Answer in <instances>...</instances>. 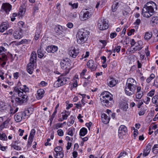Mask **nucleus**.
Segmentation results:
<instances>
[{
	"label": "nucleus",
	"mask_w": 158,
	"mask_h": 158,
	"mask_svg": "<svg viewBox=\"0 0 158 158\" xmlns=\"http://www.w3.org/2000/svg\"><path fill=\"white\" fill-rule=\"evenodd\" d=\"M23 88H19L18 86L14 87L13 92L14 94H17L18 97L15 98V103L18 105H21L26 102L27 101L28 96L26 94L28 92L29 89L26 85L23 86Z\"/></svg>",
	"instance_id": "obj_1"
},
{
	"label": "nucleus",
	"mask_w": 158,
	"mask_h": 158,
	"mask_svg": "<svg viewBox=\"0 0 158 158\" xmlns=\"http://www.w3.org/2000/svg\"><path fill=\"white\" fill-rule=\"evenodd\" d=\"M100 100L102 105L106 107L111 106L113 103L111 94L108 91L102 92L101 95Z\"/></svg>",
	"instance_id": "obj_2"
},
{
	"label": "nucleus",
	"mask_w": 158,
	"mask_h": 158,
	"mask_svg": "<svg viewBox=\"0 0 158 158\" xmlns=\"http://www.w3.org/2000/svg\"><path fill=\"white\" fill-rule=\"evenodd\" d=\"M89 32L84 29L78 30L76 35L77 41L79 44L84 43L87 40Z\"/></svg>",
	"instance_id": "obj_3"
},
{
	"label": "nucleus",
	"mask_w": 158,
	"mask_h": 158,
	"mask_svg": "<svg viewBox=\"0 0 158 158\" xmlns=\"http://www.w3.org/2000/svg\"><path fill=\"white\" fill-rule=\"evenodd\" d=\"M154 12L153 8L143 6L142 10V14L144 17L149 18L152 16Z\"/></svg>",
	"instance_id": "obj_4"
},
{
	"label": "nucleus",
	"mask_w": 158,
	"mask_h": 158,
	"mask_svg": "<svg viewBox=\"0 0 158 158\" xmlns=\"http://www.w3.org/2000/svg\"><path fill=\"white\" fill-rule=\"evenodd\" d=\"M98 28L101 30L107 29L109 27L108 23L103 18L99 19L98 23Z\"/></svg>",
	"instance_id": "obj_5"
},
{
	"label": "nucleus",
	"mask_w": 158,
	"mask_h": 158,
	"mask_svg": "<svg viewBox=\"0 0 158 158\" xmlns=\"http://www.w3.org/2000/svg\"><path fill=\"white\" fill-rule=\"evenodd\" d=\"M136 86L126 85L125 88V93L128 96H131L134 94Z\"/></svg>",
	"instance_id": "obj_6"
},
{
	"label": "nucleus",
	"mask_w": 158,
	"mask_h": 158,
	"mask_svg": "<svg viewBox=\"0 0 158 158\" xmlns=\"http://www.w3.org/2000/svg\"><path fill=\"white\" fill-rule=\"evenodd\" d=\"M25 113L22 111L16 113L14 116L15 120L17 122H21L23 119H25Z\"/></svg>",
	"instance_id": "obj_7"
},
{
	"label": "nucleus",
	"mask_w": 158,
	"mask_h": 158,
	"mask_svg": "<svg viewBox=\"0 0 158 158\" xmlns=\"http://www.w3.org/2000/svg\"><path fill=\"white\" fill-rule=\"evenodd\" d=\"M142 45V42L140 40L138 41L135 44V47L134 48H131V50L130 51V52L131 53H134L136 51H139L143 48Z\"/></svg>",
	"instance_id": "obj_8"
},
{
	"label": "nucleus",
	"mask_w": 158,
	"mask_h": 158,
	"mask_svg": "<svg viewBox=\"0 0 158 158\" xmlns=\"http://www.w3.org/2000/svg\"><path fill=\"white\" fill-rule=\"evenodd\" d=\"M60 65L61 68L65 69H69L70 64L68 58L62 59L60 62Z\"/></svg>",
	"instance_id": "obj_9"
},
{
	"label": "nucleus",
	"mask_w": 158,
	"mask_h": 158,
	"mask_svg": "<svg viewBox=\"0 0 158 158\" xmlns=\"http://www.w3.org/2000/svg\"><path fill=\"white\" fill-rule=\"evenodd\" d=\"M79 49L77 47H73L71 48L69 51V54L70 56L73 58H75L79 53Z\"/></svg>",
	"instance_id": "obj_10"
},
{
	"label": "nucleus",
	"mask_w": 158,
	"mask_h": 158,
	"mask_svg": "<svg viewBox=\"0 0 158 158\" xmlns=\"http://www.w3.org/2000/svg\"><path fill=\"white\" fill-rule=\"evenodd\" d=\"M127 128L125 126L123 125H121L118 130V136L119 137L123 135H125L127 132Z\"/></svg>",
	"instance_id": "obj_11"
},
{
	"label": "nucleus",
	"mask_w": 158,
	"mask_h": 158,
	"mask_svg": "<svg viewBox=\"0 0 158 158\" xmlns=\"http://www.w3.org/2000/svg\"><path fill=\"white\" fill-rule=\"evenodd\" d=\"M87 66L91 69L92 71H94L96 70L97 67V64L94 63L93 60H89L87 63Z\"/></svg>",
	"instance_id": "obj_12"
},
{
	"label": "nucleus",
	"mask_w": 158,
	"mask_h": 158,
	"mask_svg": "<svg viewBox=\"0 0 158 158\" xmlns=\"http://www.w3.org/2000/svg\"><path fill=\"white\" fill-rule=\"evenodd\" d=\"M93 12L94 10H93L86 11L83 14V18L84 19L86 20L90 18L92 16Z\"/></svg>",
	"instance_id": "obj_13"
},
{
	"label": "nucleus",
	"mask_w": 158,
	"mask_h": 158,
	"mask_svg": "<svg viewBox=\"0 0 158 158\" xmlns=\"http://www.w3.org/2000/svg\"><path fill=\"white\" fill-rule=\"evenodd\" d=\"M2 8L5 11L6 13L8 14L11 10V6L9 3H3L2 6Z\"/></svg>",
	"instance_id": "obj_14"
},
{
	"label": "nucleus",
	"mask_w": 158,
	"mask_h": 158,
	"mask_svg": "<svg viewBox=\"0 0 158 158\" xmlns=\"http://www.w3.org/2000/svg\"><path fill=\"white\" fill-rule=\"evenodd\" d=\"M34 64L35 63L29 62L27 65V71L28 73L30 74H31L34 71Z\"/></svg>",
	"instance_id": "obj_15"
},
{
	"label": "nucleus",
	"mask_w": 158,
	"mask_h": 158,
	"mask_svg": "<svg viewBox=\"0 0 158 158\" xmlns=\"http://www.w3.org/2000/svg\"><path fill=\"white\" fill-rule=\"evenodd\" d=\"M22 30L19 29L15 31L13 35L15 39H19L22 37Z\"/></svg>",
	"instance_id": "obj_16"
},
{
	"label": "nucleus",
	"mask_w": 158,
	"mask_h": 158,
	"mask_svg": "<svg viewBox=\"0 0 158 158\" xmlns=\"http://www.w3.org/2000/svg\"><path fill=\"white\" fill-rule=\"evenodd\" d=\"M37 55L35 52H32L31 53L30 58V62L35 63L36 61Z\"/></svg>",
	"instance_id": "obj_17"
},
{
	"label": "nucleus",
	"mask_w": 158,
	"mask_h": 158,
	"mask_svg": "<svg viewBox=\"0 0 158 158\" xmlns=\"http://www.w3.org/2000/svg\"><path fill=\"white\" fill-rule=\"evenodd\" d=\"M57 49L58 48L57 46L52 45L48 46L46 49V51L48 52L53 53L56 52Z\"/></svg>",
	"instance_id": "obj_18"
},
{
	"label": "nucleus",
	"mask_w": 158,
	"mask_h": 158,
	"mask_svg": "<svg viewBox=\"0 0 158 158\" xmlns=\"http://www.w3.org/2000/svg\"><path fill=\"white\" fill-rule=\"evenodd\" d=\"M63 85H64V83L63 81L61 80V76H60L58 77V80L54 83V87L57 88Z\"/></svg>",
	"instance_id": "obj_19"
},
{
	"label": "nucleus",
	"mask_w": 158,
	"mask_h": 158,
	"mask_svg": "<svg viewBox=\"0 0 158 158\" xmlns=\"http://www.w3.org/2000/svg\"><path fill=\"white\" fill-rule=\"evenodd\" d=\"M107 85L110 87L114 86L117 83V81L114 79L110 78L107 80Z\"/></svg>",
	"instance_id": "obj_20"
},
{
	"label": "nucleus",
	"mask_w": 158,
	"mask_h": 158,
	"mask_svg": "<svg viewBox=\"0 0 158 158\" xmlns=\"http://www.w3.org/2000/svg\"><path fill=\"white\" fill-rule=\"evenodd\" d=\"M102 119L103 123L107 124L108 123L110 118L106 114H103L102 115Z\"/></svg>",
	"instance_id": "obj_21"
},
{
	"label": "nucleus",
	"mask_w": 158,
	"mask_h": 158,
	"mask_svg": "<svg viewBox=\"0 0 158 158\" xmlns=\"http://www.w3.org/2000/svg\"><path fill=\"white\" fill-rule=\"evenodd\" d=\"M144 7H148V8H153L155 7H156V4L154 2H147L146 4L144 6Z\"/></svg>",
	"instance_id": "obj_22"
},
{
	"label": "nucleus",
	"mask_w": 158,
	"mask_h": 158,
	"mask_svg": "<svg viewBox=\"0 0 158 158\" xmlns=\"http://www.w3.org/2000/svg\"><path fill=\"white\" fill-rule=\"evenodd\" d=\"M126 85H130L136 86V82L135 81L133 78H128L127 81Z\"/></svg>",
	"instance_id": "obj_23"
},
{
	"label": "nucleus",
	"mask_w": 158,
	"mask_h": 158,
	"mask_svg": "<svg viewBox=\"0 0 158 158\" xmlns=\"http://www.w3.org/2000/svg\"><path fill=\"white\" fill-rule=\"evenodd\" d=\"M8 25L7 23L6 22L2 23L0 25V32H3L7 29Z\"/></svg>",
	"instance_id": "obj_24"
},
{
	"label": "nucleus",
	"mask_w": 158,
	"mask_h": 158,
	"mask_svg": "<svg viewBox=\"0 0 158 158\" xmlns=\"http://www.w3.org/2000/svg\"><path fill=\"white\" fill-rule=\"evenodd\" d=\"M37 98L38 99H40L43 96L44 94V90L43 89H39L37 91Z\"/></svg>",
	"instance_id": "obj_25"
},
{
	"label": "nucleus",
	"mask_w": 158,
	"mask_h": 158,
	"mask_svg": "<svg viewBox=\"0 0 158 158\" xmlns=\"http://www.w3.org/2000/svg\"><path fill=\"white\" fill-rule=\"evenodd\" d=\"M55 31L58 33V35H60L62 34L63 29L62 27L60 25L56 26L55 28Z\"/></svg>",
	"instance_id": "obj_26"
},
{
	"label": "nucleus",
	"mask_w": 158,
	"mask_h": 158,
	"mask_svg": "<svg viewBox=\"0 0 158 158\" xmlns=\"http://www.w3.org/2000/svg\"><path fill=\"white\" fill-rule=\"evenodd\" d=\"M152 34L151 32H147L145 33L144 39L145 40H148L150 39L152 37Z\"/></svg>",
	"instance_id": "obj_27"
},
{
	"label": "nucleus",
	"mask_w": 158,
	"mask_h": 158,
	"mask_svg": "<svg viewBox=\"0 0 158 158\" xmlns=\"http://www.w3.org/2000/svg\"><path fill=\"white\" fill-rule=\"evenodd\" d=\"M18 143L17 141H15L13 142L11 145V146L12 148H13L15 149L18 150H20L21 149V148L20 147L16 145V144Z\"/></svg>",
	"instance_id": "obj_28"
},
{
	"label": "nucleus",
	"mask_w": 158,
	"mask_h": 158,
	"mask_svg": "<svg viewBox=\"0 0 158 158\" xmlns=\"http://www.w3.org/2000/svg\"><path fill=\"white\" fill-rule=\"evenodd\" d=\"M151 150L150 147V146H148L146 149H144L143 154V156H146L150 152Z\"/></svg>",
	"instance_id": "obj_29"
},
{
	"label": "nucleus",
	"mask_w": 158,
	"mask_h": 158,
	"mask_svg": "<svg viewBox=\"0 0 158 158\" xmlns=\"http://www.w3.org/2000/svg\"><path fill=\"white\" fill-rule=\"evenodd\" d=\"M79 80L78 75H75L73 78V87H76L78 85L77 81Z\"/></svg>",
	"instance_id": "obj_30"
},
{
	"label": "nucleus",
	"mask_w": 158,
	"mask_h": 158,
	"mask_svg": "<svg viewBox=\"0 0 158 158\" xmlns=\"http://www.w3.org/2000/svg\"><path fill=\"white\" fill-rule=\"evenodd\" d=\"M151 23L154 25L158 24V17L156 16L152 17L151 21Z\"/></svg>",
	"instance_id": "obj_31"
},
{
	"label": "nucleus",
	"mask_w": 158,
	"mask_h": 158,
	"mask_svg": "<svg viewBox=\"0 0 158 158\" xmlns=\"http://www.w3.org/2000/svg\"><path fill=\"white\" fill-rule=\"evenodd\" d=\"M87 132V130L85 128H82L80 131V135L83 136L86 135Z\"/></svg>",
	"instance_id": "obj_32"
},
{
	"label": "nucleus",
	"mask_w": 158,
	"mask_h": 158,
	"mask_svg": "<svg viewBox=\"0 0 158 158\" xmlns=\"http://www.w3.org/2000/svg\"><path fill=\"white\" fill-rule=\"evenodd\" d=\"M59 106V104H58L56 106V107L55 108V110L53 113V114H52V115L51 116V117L50 118V120H52L54 117H55V115L56 114L57 111V109L58 108Z\"/></svg>",
	"instance_id": "obj_33"
},
{
	"label": "nucleus",
	"mask_w": 158,
	"mask_h": 158,
	"mask_svg": "<svg viewBox=\"0 0 158 158\" xmlns=\"http://www.w3.org/2000/svg\"><path fill=\"white\" fill-rule=\"evenodd\" d=\"M42 45L41 44L40 46V49H38L37 51L38 56L39 58H42L44 56V54L42 53L41 50V48L42 47Z\"/></svg>",
	"instance_id": "obj_34"
},
{
	"label": "nucleus",
	"mask_w": 158,
	"mask_h": 158,
	"mask_svg": "<svg viewBox=\"0 0 158 158\" xmlns=\"http://www.w3.org/2000/svg\"><path fill=\"white\" fill-rule=\"evenodd\" d=\"M55 157L56 158H62L64 157L63 152L62 151L56 152Z\"/></svg>",
	"instance_id": "obj_35"
},
{
	"label": "nucleus",
	"mask_w": 158,
	"mask_h": 158,
	"mask_svg": "<svg viewBox=\"0 0 158 158\" xmlns=\"http://www.w3.org/2000/svg\"><path fill=\"white\" fill-rule=\"evenodd\" d=\"M118 2H115L113 4L112 6V10L113 12H114L116 11L118 7Z\"/></svg>",
	"instance_id": "obj_36"
},
{
	"label": "nucleus",
	"mask_w": 158,
	"mask_h": 158,
	"mask_svg": "<svg viewBox=\"0 0 158 158\" xmlns=\"http://www.w3.org/2000/svg\"><path fill=\"white\" fill-rule=\"evenodd\" d=\"M31 109H29L27 110H26L24 111H22V112L25 113V118H28V117L30 116V115L32 113L30 111V110Z\"/></svg>",
	"instance_id": "obj_37"
},
{
	"label": "nucleus",
	"mask_w": 158,
	"mask_h": 158,
	"mask_svg": "<svg viewBox=\"0 0 158 158\" xmlns=\"http://www.w3.org/2000/svg\"><path fill=\"white\" fill-rule=\"evenodd\" d=\"M128 108V104L127 102H124L122 104V109L124 111H126Z\"/></svg>",
	"instance_id": "obj_38"
},
{
	"label": "nucleus",
	"mask_w": 158,
	"mask_h": 158,
	"mask_svg": "<svg viewBox=\"0 0 158 158\" xmlns=\"http://www.w3.org/2000/svg\"><path fill=\"white\" fill-rule=\"evenodd\" d=\"M6 106L3 102H0V110H4L6 109Z\"/></svg>",
	"instance_id": "obj_39"
},
{
	"label": "nucleus",
	"mask_w": 158,
	"mask_h": 158,
	"mask_svg": "<svg viewBox=\"0 0 158 158\" xmlns=\"http://www.w3.org/2000/svg\"><path fill=\"white\" fill-rule=\"evenodd\" d=\"M152 100L153 103L156 104H158V96L156 95L154 96Z\"/></svg>",
	"instance_id": "obj_40"
},
{
	"label": "nucleus",
	"mask_w": 158,
	"mask_h": 158,
	"mask_svg": "<svg viewBox=\"0 0 158 158\" xmlns=\"http://www.w3.org/2000/svg\"><path fill=\"white\" fill-rule=\"evenodd\" d=\"M0 139L2 140H6L7 139V137L5 133H0Z\"/></svg>",
	"instance_id": "obj_41"
},
{
	"label": "nucleus",
	"mask_w": 158,
	"mask_h": 158,
	"mask_svg": "<svg viewBox=\"0 0 158 158\" xmlns=\"http://www.w3.org/2000/svg\"><path fill=\"white\" fill-rule=\"evenodd\" d=\"M66 74L65 73H63L62 74V75L60 76H61V81H62L63 82V83H64V84H66L67 80L66 78L65 77H62V76H64L66 75Z\"/></svg>",
	"instance_id": "obj_42"
},
{
	"label": "nucleus",
	"mask_w": 158,
	"mask_h": 158,
	"mask_svg": "<svg viewBox=\"0 0 158 158\" xmlns=\"http://www.w3.org/2000/svg\"><path fill=\"white\" fill-rule=\"evenodd\" d=\"M64 114L62 115L63 119L65 120L68 117L70 113L68 111H65Z\"/></svg>",
	"instance_id": "obj_43"
},
{
	"label": "nucleus",
	"mask_w": 158,
	"mask_h": 158,
	"mask_svg": "<svg viewBox=\"0 0 158 158\" xmlns=\"http://www.w3.org/2000/svg\"><path fill=\"white\" fill-rule=\"evenodd\" d=\"M153 86H155L156 88H158V76L156 77L154 80Z\"/></svg>",
	"instance_id": "obj_44"
},
{
	"label": "nucleus",
	"mask_w": 158,
	"mask_h": 158,
	"mask_svg": "<svg viewBox=\"0 0 158 158\" xmlns=\"http://www.w3.org/2000/svg\"><path fill=\"white\" fill-rule=\"evenodd\" d=\"M2 57H0V60L3 61H6L7 58L6 55L5 54H2Z\"/></svg>",
	"instance_id": "obj_45"
},
{
	"label": "nucleus",
	"mask_w": 158,
	"mask_h": 158,
	"mask_svg": "<svg viewBox=\"0 0 158 158\" xmlns=\"http://www.w3.org/2000/svg\"><path fill=\"white\" fill-rule=\"evenodd\" d=\"M40 32V31H38L36 32L35 35L34 37V39L35 40H37L39 38Z\"/></svg>",
	"instance_id": "obj_46"
},
{
	"label": "nucleus",
	"mask_w": 158,
	"mask_h": 158,
	"mask_svg": "<svg viewBox=\"0 0 158 158\" xmlns=\"http://www.w3.org/2000/svg\"><path fill=\"white\" fill-rule=\"evenodd\" d=\"M145 110L144 108H141L140 111L139 112V114L140 116L143 115L145 112Z\"/></svg>",
	"instance_id": "obj_47"
},
{
	"label": "nucleus",
	"mask_w": 158,
	"mask_h": 158,
	"mask_svg": "<svg viewBox=\"0 0 158 158\" xmlns=\"http://www.w3.org/2000/svg\"><path fill=\"white\" fill-rule=\"evenodd\" d=\"M35 133V130L34 129H32L30 132L29 137L34 138V135Z\"/></svg>",
	"instance_id": "obj_48"
},
{
	"label": "nucleus",
	"mask_w": 158,
	"mask_h": 158,
	"mask_svg": "<svg viewBox=\"0 0 158 158\" xmlns=\"http://www.w3.org/2000/svg\"><path fill=\"white\" fill-rule=\"evenodd\" d=\"M127 155V153L125 151H123L120 153L118 158H119L123 156H125Z\"/></svg>",
	"instance_id": "obj_49"
},
{
	"label": "nucleus",
	"mask_w": 158,
	"mask_h": 158,
	"mask_svg": "<svg viewBox=\"0 0 158 158\" xmlns=\"http://www.w3.org/2000/svg\"><path fill=\"white\" fill-rule=\"evenodd\" d=\"M68 16L71 19H73L76 17L77 14L75 13H71L69 14Z\"/></svg>",
	"instance_id": "obj_50"
},
{
	"label": "nucleus",
	"mask_w": 158,
	"mask_h": 158,
	"mask_svg": "<svg viewBox=\"0 0 158 158\" xmlns=\"http://www.w3.org/2000/svg\"><path fill=\"white\" fill-rule=\"evenodd\" d=\"M28 42V41L27 40L25 39L22 40L19 42L17 43L18 45H19L27 43Z\"/></svg>",
	"instance_id": "obj_51"
},
{
	"label": "nucleus",
	"mask_w": 158,
	"mask_h": 158,
	"mask_svg": "<svg viewBox=\"0 0 158 158\" xmlns=\"http://www.w3.org/2000/svg\"><path fill=\"white\" fill-rule=\"evenodd\" d=\"M58 135L60 136H62L64 135V132L61 129H59L57 131Z\"/></svg>",
	"instance_id": "obj_52"
},
{
	"label": "nucleus",
	"mask_w": 158,
	"mask_h": 158,
	"mask_svg": "<svg viewBox=\"0 0 158 158\" xmlns=\"http://www.w3.org/2000/svg\"><path fill=\"white\" fill-rule=\"evenodd\" d=\"M143 95V92L141 91L140 93H137L136 94V98L138 99H140Z\"/></svg>",
	"instance_id": "obj_53"
},
{
	"label": "nucleus",
	"mask_w": 158,
	"mask_h": 158,
	"mask_svg": "<svg viewBox=\"0 0 158 158\" xmlns=\"http://www.w3.org/2000/svg\"><path fill=\"white\" fill-rule=\"evenodd\" d=\"M121 48V47L120 46H118L117 47H115L114 50V53L116 52H118L120 50Z\"/></svg>",
	"instance_id": "obj_54"
},
{
	"label": "nucleus",
	"mask_w": 158,
	"mask_h": 158,
	"mask_svg": "<svg viewBox=\"0 0 158 158\" xmlns=\"http://www.w3.org/2000/svg\"><path fill=\"white\" fill-rule=\"evenodd\" d=\"M62 148L60 146L56 147L54 149V151L56 152H59L62 151Z\"/></svg>",
	"instance_id": "obj_55"
},
{
	"label": "nucleus",
	"mask_w": 158,
	"mask_h": 158,
	"mask_svg": "<svg viewBox=\"0 0 158 158\" xmlns=\"http://www.w3.org/2000/svg\"><path fill=\"white\" fill-rule=\"evenodd\" d=\"M68 134L72 136L73 135V130L72 128H69L68 130Z\"/></svg>",
	"instance_id": "obj_56"
},
{
	"label": "nucleus",
	"mask_w": 158,
	"mask_h": 158,
	"mask_svg": "<svg viewBox=\"0 0 158 158\" xmlns=\"http://www.w3.org/2000/svg\"><path fill=\"white\" fill-rule=\"evenodd\" d=\"M18 109L19 108L17 107L14 110V112H13V108L11 107L10 110V113L11 114H14L18 111Z\"/></svg>",
	"instance_id": "obj_57"
},
{
	"label": "nucleus",
	"mask_w": 158,
	"mask_h": 158,
	"mask_svg": "<svg viewBox=\"0 0 158 158\" xmlns=\"http://www.w3.org/2000/svg\"><path fill=\"white\" fill-rule=\"evenodd\" d=\"M33 138L31 137H29L28 139L27 144H28L29 145H30L31 144V143L33 140Z\"/></svg>",
	"instance_id": "obj_58"
},
{
	"label": "nucleus",
	"mask_w": 158,
	"mask_h": 158,
	"mask_svg": "<svg viewBox=\"0 0 158 158\" xmlns=\"http://www.w3.org/2000/svg\"><path fill=\"white\" fill-rule=\"evenodd\" d=\"M6 50L3 47H0V55L3 54V52H5Z\"/></svg>",
	"instance_id": "obj_59"
},
{
	"label": "nucleus",
	"mask_w": 158,
	"mask_h": 158,
	"mask_svg": "<svg viewBox=\"0 0 158 158\" xmlns=\"http://www.w3.org/2000/svg\"><path fill=\"white\" fill-rule=\"evenodd\" d=\"M62 124L60 123H57L55 125V128L56 129H58V128L61 127H62Z\"/></svg>",
	"instance_id": "obj_60"
},
{
	"label": "nucleus",
	"mask_w": 158,
	"mask_h": 158,
	"mask_svg": "<svg viewBox=\"0 0 158 158\" xmlns=\"http://www.w3.org/2000/svg\"><path fill=\"white\" fill-rule=\"evenodd\" d=\"M155 91L154 90H151L148 94V96L150 97L152 96L154 94Z\"/></svg>",
	"instance_id": "obj_61"
},
{
	"label": "nucleus",
	"mask_w": 158,
	"mask_h": 158,
	"mask_svg": "<svg viewBox=\"0 0 158 158\" xmlns=\"http://www.w3.org/2000/svg\"><path fill=\"white\" fill-rule=\"evenodd\" d=\"M141 23V20L140 19H137L135 22L134 23V24L139 25Z\"/></svg>",
	"instance_id": "obj_62"
},
{
	"label": "nucleus",
	"mask_w": 158,
	"mask_h": 158,
	"mask_svg": "<svg viewBox=\"0 0 158 158\" xmlns=\"http://www.w3.org/2000/svg\"><path fill=\"white\" fill-rule=\"evenodd\" d=\"M117 35L116 32H112L110 34V37L111 38H114Z\"/></svg>",
	"instance_id": "obj_63"
},
{
	"label": "nucleus",
	"mask_w": 158,
	"mask_h": 158,
	"mask_svg": "<svg viewBox=\"0 0 158 158\" xmlns=\"http://www.w3.org/2000/svg\"><path fill=\"white\" fill-rule=\"evenodd\" d=\"M14 77L16 79H17L19 77V73L16 72L13 74Z\"/></svg>",
	"instance_id": "obj_64"
}]
</instances>
